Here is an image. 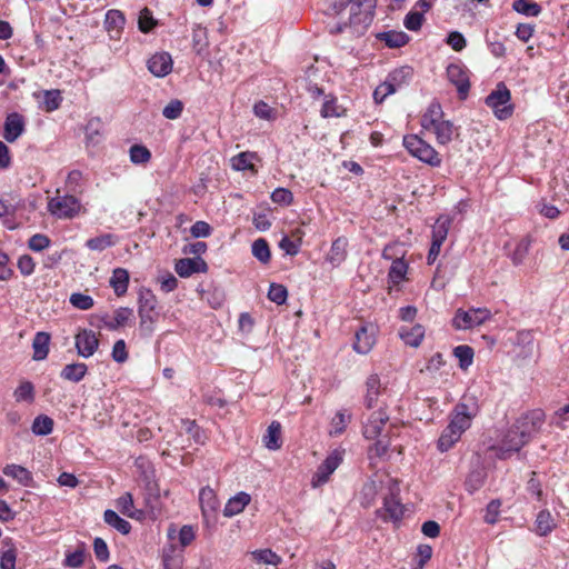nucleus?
<instances>
[{
  "mask_svg": "<svg viewBox=\"0 0 569 569\" xmlns=\"http://www.w3.org/2000/svg\"><path fill=\"white\" fill-rule=\"evenodd\" d=\"M163 569H182L183 553L174 543H169L162 551Z\"/></svg>",
  "mask_w": 569,
  "mask_h": 569,
  "instance_id": "nucleus-21",
  "label": "nucleus"
},
{
  "mask_svg": "<svg viewBox=\"0 0 569 569\" xmlns=\"http://www.w3.org/2000/svg\"><path fill=\"white\" fill-rule=\"evenodd\" d=\"M451 222L449 217L440 216L432 229V241L443 243L447 239Z\"/></svg>",
  "mask_w": 569,
  "mask_h": 569,
  "instance_id": "nucleus-40",
  "label": "nucleus"
},
{
  "mask_svg": "<svg viewBox=\"0 0 569 569\" xmlns=\"http://www.w3.org/2000/svg\"><path fill=\"white\" fill-rule=\"evenodd\" d=\"M377 329L371 325L360 327L355 335L353 350L360 355H367L376 343Z\"/></svg>",
  "mask_w": 569,
  "mask_h": 569,
  "instance_id": "nucleus-11",
  "label": "nucleus"
},
{
  "mask_svg": "<svg viewBox=\"0 0 569 569\" xmlns=\"http://www.w3.org/2000/svg\"><path fill=\"white\" fill-rule=\"evenodd\" d=\"M174 270L180 277L188 278L193 273L207 272L208 264L200 257L182 258L177 260Z\"/></svg>",
  "mask_w": 569,
  "mask_h": 569,
  "instance_id": "nucleus-15",
  "label": "nucleus"
},
{
  "mask_svg": "<svg viewBox=\"0 0 569 569\" xmlns=\"http://www.w3.org/2000/svg\"><path fill=\"white\" fill-rule=\"evenodd\" d=\"M512 8L518 13L527 17H537L541 12V7L537 2L530 0H516L512 3Z\"/></svg>",
  "mask_w": 569,
  "mask_h": 569,
  "instance_id": "nucleus-45",
  "label": "nucleus"
},
{
  "mask_svg": "<svg viewBox=\"0 0 569 569\" xmlns=\"http://www.w3.org/2000/svg\"><path fill=\"white\" fill-rule=\"evenodd\" d=\"M251 497L247 492H238L236 496L230 498L223 509V516L227 518H231L236 515H239L243 511V509L250 503Z\"/></svg>",
  "mask_w": 569,
  "mask_h": 569,
  "instance_id": "nucleus-22",
  "label": "nucleus"
},
{
  "mask_svg": "<svg viewBox=\"0 0 569 569\" xmlns=\"http://www.w3.org/2000/svg\"><path fill=\"white\" fill-rule=\"evenodd\" d=\"M87 371L88 367L83 362L69 363L63 367L60 377L67 381L79 382L86 377Z\"/></svg>",
  "mask_w": 569,
  "mask_h": 569,
  "instance_id": "nucleus-28",
  "label": "nucleus"
},
{
  "mask_svg": "<svg viewBox=\"0 0 569 569\" xmlns=\"http://www.w3.org/2000/svg\"><path fill=\"white\" fill-rule=\"evenodd\" d=\"M545 418V412L541 409H533L520 416L506 433L502 449L506 451H519L540 432Z\"/></svg>",
  "mask_w": 569,
  "mask_h": 569,
  "instance_id": "nucleus-1",
  "label": "nucleus"
},
{
  "mask_svg": "<svg viewBox=\"0 0 569 569\" xmlns=\"http://www.w3.org/2000/svg\"><path fill=\"white\" fill-rule=\"evenodd\" d=\"M257 158L254 152H240L231 158V167L237 171L250 170L257 172L253 160Z\"/></svg>",
  "mask_w": 569,
  "mask_h": 569,
  "instance_id": "nucleus-36",
  "label": "nucleus"
},
{
  "mask_svg": "<svg viewBox=\"0 0 569 569\" xmlns=\"http://www.w3.org/2000/svg\"><path fill=\"white\" fill-rule=\"evenodd\" d=\"M84 562V550L78 549L66 556L63 565L69 568H80Z\"/></svg>",
  "mask_w": 569,
  "mask_h": 569,
  "instance_id": "nucleus-63",
  "label": "nucleus"
},
{
  "mask_svg": "<svg viewBox=\"0 0 569 569\" xmlns=\"http://www.w3.org/2000/svg\"><path fill=\"white\" fill-rule=\"evenodd\" d=\"M206 39H207L206 29L202 28L200 24H196L192 28V42H193V48L197 51V53H200L202 51L203 47L207 44Z\"/></svg>",
  "mask_w": 569,
  "mask_h": 569,
  "instance_id": "nucleus-58",
  "label": "nucleus"
},
{
  "mask_svg": "<svg viewBox=\"0 0 569 569\" xmlns=\"http://www.w3.org/2000/svg\"><path fill=\"white\" fill-rule=\"evenodd\" d=\"M389 48H401L409 41V36L403 31H386L378 36Z\"/></svg>",
  "mask_w": 569,
  "mask_h": 569,
  "instance_id": "nucleus-37",
  "label": "nucleus"
},
{
  "mask_svg": "<svg viewBox=\"0 0 569 569\" xmlns=\"http://www.w3.org/2000/svg\"><path fill=\"white\" fill-rule=\"evenodd\" d=\"M157 302L156 296L150 290L141 291L139 295V317H146V312L152 313L157 307Z\"/></svg>",
  "mask_w": 569,
  "mask_h": 569,
  "instance_id": "nucleus-43",
  "label": "nucleus"
},
{
  "mask_svg": "<svg viewBox=\"0 0 569 569\" xmlns=\"http://www.w3.org/2000/svg\"><path fill=\"white\" fill-rule=\"evenodd\" d=\"M117 508L121 513L130 518H134L133 498L130 492L123 493L117 499Z\"/></svg>",
  "mask_w": 569,
  "mask_h": 569,
  "instance_id": "nucleus-52",
  "label": "nucleus"
},
{
  "mask_svg": "<svg viewBox=\"0 0 569 569\" xmlns=\"http://www.w3.org/2000/svg\"><path fill=\"white\" fill-rule=\"evenodd\" d=\"M104 522L119 531L122 535H128L131 531V525L126 519L121 518L116 511L108 509L103 513Z\"/></svg>",
  "mask_w": 569,
  "mask_h": 569,
  "instance_id": "nucleus-35",
  "label": "nucleus"
},
{
  "mask_svg": "<svg viewBox=\"0 0 569 569\" xmlns=\"http://www.w3.org/2000/svg\"><path fill=\"white\" fill-rule=\"evenodd\" d=\"M156 24L157 21L153 19L152 12L148 8L142 9L138 19L139 30L143 33H148Z\"/></svg>",
  "mask_w": 569,
  "mask_h": 569,
  "instance_id": "nucleus-53",
  "label": "nucleus"
},
{
  "mask_svg": "<svg viewBox=\"0 0 569 569\" xmlns=\"http://www.w3.org/2000/svg\"><path fill=\"white\" fill-rule=\"evenodd\" d=\"M431 131L436 134L438 143L447 144L452 139L453 124L448 120H440L431 127Z\"/></svg>",
  "mask_w": 569,
  "mask_h": 569,
  "instance_id": "nucleus-38",
  "label": "nucleus"
},
{
  "mask_svg": "<svg viewBox=\"0 0 569 569\" xmlns=\"http://www.w3.org/2000/svg\"><path fill=\"white\" fill-rule=\"evenodd\" d=\"M490 317L491 312L487 308H471L467 311L458 309L452 326L457 330H467L485 323Z\"/></svg>",
  "mask_w": 569,
  "mask_h": 569,
  "instance_id": "nucleus-6",
  "label": "nucleus"
},
{
  "mask_svg": "<svg viewBox=\"0 0 569 569\" xmlns=\"http://www.w3.org/2000/svg\"><path fill=\"white\" fill-rule=\"evenodd\" d=\"M199 503L204 522L216 521V513L220 507V501L212 488L203 487L199 492Z\"/></svg>",
  "mask_w": 569,
  "mask_h": 569,
  "instance_id": "nucleus-9",
  "label": "nucleus"
},
{
  "mask_svg": "<svg viewBox=\"0 0 569 569\" xmlns=\"http://www.w3.org/2000/svg\"><path fill=\"white\" fill-rule=\"evenodd\" d=\"M388 421L389 416L382 409L371 412L362 426L363 437L366 439H377L381 436V432Z\"/></svg>",
  "mask_w": 569,
  "mask_h": 569,
  "instance_id": "nucleus-10",
  "label": "nucleus"
},
{
  "mask_svg": "<svg viewBox=\"0 0 569 569\" xmlns=\"http://www.w3.org/2000/svg\"><path fill=\"white\" fill-rule=\"evenodd\" d=\"M350 420L351 416L349 413L346 411H338L332 419L333 430L331 431V435H341L346 430Z\"/></svg>",
  "mask_w": 569,
  "mask_h": 569,
  "instance_id": "nucleus-55",
  "label": "nucleus"
},
{
  "mask_svg": "<svg viewBox=\"0 0 569 569\" xmlns=\"http://www.w3.org/2000/svg\"><path fill=\"white\" fill-rule=\"evenodd\" d=\"M462 433L455 429L451 425H448L441 432L437 447L441 452H446L457 443Z\"/></svg>",
  "mask_w": 569,
  "mask_h": 569,
  "instance_id": "nucleus-31",
  "label": "nucleus"
},
{
  "mask_svg": "<svg viewBox=\"0 0 569 569\" xmlns=\"http://www.w3.org/2000/svg\"><path fill=\"white\" fill-rule=\"evenodd\" d=\"M50 335L43 331L37 332L33 341V359L43 360L49 353Z\"/></svg>",
  "mask_w": 569,
  "mask_h": 569,
  "instance_id": "nucleus-32",
  "label": "nucleus"
},
{
  "mask_svg": "<svg viewBox=\"0 0 569 569\" xmlns=\"http://www.w3.org/2000/svg\"><path fill=\"white\" fill-rule=\"evenodd\" d=\"M399 336L406 345L418 347L425 337V328L421 325H416L411 328L402 327Z\"/></svg>",
  "mask_w": 569,
  "mask_h": 569,
  "instance_id": "nucleus-29",
  "label": "nucleus"
},
{
  "mask_svg": "<svg viewBox=\"0 0 569 569\" xmlns=\"http://www.w3.org/2000/svg\"><path fill=\"white\" fill-rule=\"evenodd\" d=\"M348 239L339 237L331 243V248L327 253L326 260L332 267H339L347 259Z\"/></svg>",
  "mask_w": 569,
  "mask_h": 569,
  "instance_id": "nucleus-20",
  "label": "nucleus"
},
{
  "mask_svg": "<svg viewBox=\"0 0 569 569\" xmlns=\"http://www.w3.org/2000/svg\"><path fill=\"white\" fill-rule=\"evenodd\" d=\"M403 146L410 154L432 167L441 164L439 153L426 141L416 134H408L403 138Z\"/></svg>",
  "mask_w": 569,
  "mask_h": 569,
  "instance_id": "nucleus-3",
  "label": "nucleus"
},
{
  "mask_svg": "<svg viewBox=\"0 0 569 569\" xmlns=\"http://www.w3.org/2000/svg\"><path fill=\"white\" fill-rule=\"evenodd\" d=\"M99 347V339L92 330L83 329L76 335L78 355L83 358L91 357Z\"/></svg>",
  "mask_w": 569,
  "mask_h": 569,
  "instance_id": "nucleus-14",
  "label": "nucleus"
},
{
  "mask_svg": "<svg viewBox=\"0 0 569 569\" xmlns=\"http://www.w3.org/2000/svg\"><path fill=\"white\" fill-rule=\"evenodd\" d=\"M81 208V202L74 194H57L48 201V211L58 219H72L80 213Z\"/></svg>",
  "mask_w": 569,
  "mask_h": 569,
  "instance_id": "nucleus-4",
  "label": "nucleus"
},
{
  "mask_svg": "<svg viewBox=\"0 0 569 569\" xmlns=\"http://www.w3.org/2000/svg\"><path fill=\"white\" fill-rule=\"evenodd\" d=\"M3 473L6 476L12 477L20 485L24 487H31L33 482L32 473L22 466L18 465H8L3 469Z\"/></svg>",
  "mask_w": 569,
  "mask_h": 569,
  "instance_id": "nucleus-30",
  "label": "nucleus"
},
{
  "mask_svg": "<svg viewBox=\"0 0 569 569\" xmlns=\"http://www.w3.org/2000/svg\"><path fill=\"white\" fill-rule=\"evenodd\" d=\"M24 131L23 117L17 112L10 113L4 121L3 138L8 142H14Z\"/></svg>",
  "mask_w": 569,
  "mask_h": 569,
  "instance_id": "nucleus-17",
  "label": "nucleus"
},
{
  "mask_svg": "<svg viewBox=\"0 0 569 569\" xmlns=\"http://www.w3.org/2000/svg\"><path fill=\"white\" fill-rule=\"evenodd\" d=\"M288 297L287 288L279 283H271L268 291V298L277 305L286 302Z\"/></svg>",
  "mask_w": 569,
  "mask_h": 569,
  "instance_id": "nucleus-54",
  "label": "nucleus"
},
{
  "mask_svg": "<svg viewBox=\"0 0 569 569\" xmlns=\"http://www.w3.org/2000/svg\"><path fill=\"white\" fill-rule=\"evenodd\" d=\"M50 244V239L41 233L33 234L28 242L29 248L32 251H42Z\"/></svg>",
  "mask_w": 569,
  "mask_h": 569,
  "instance_id": "nucleus-64",
  "label": "nucleus"
},
{
  "mask_svg": "<svg viewBox=\"0 0 569 569\" xmlns=\"http://www.w3.org/2000/svg\"><path fill=\"white\" fill-rule=\"evenodd\" d=\"M133 317V310L128 307H120L114 311V316L110 317L108 313L98 317V328L104 327L108 330L114 331L120 327L127 325V322Z\"/></svg>",
  "mask_w": 569,
  "mask_h": 569,
  "instance_id": "nucleus-13",
  "label": "nucleus"
},
{
  "mask_svg": "<svg viewBox=\"0 0 569 569\" xmlns=\"http://www.w3.org/2000/svg\"><path fill=\"white\" fill-rule=\"evenodd\" d=\"M271 200L274 203H279V204H283V206H289L293 201V194H292V192L290 190H288L286 188H277L271 193Z\"/></svg>",
  "mask_w": 569,
  "mask_h": 569,
  "instance_id": "nucleus-59",
  "label": "nucleus"
},
{
  "mask_svg": "<svg viewBox=\"0 0 569 569\" xmlns=\"http://www.w3.org/2000/svg\"><path fill=\"white\" fill-rule=\"evenodd\" d=\"M130 276L127 269L116 268L109 280L110 287L113 289L117 297H122L127 293L129 287Z\"/></svg>",
  "mask_w": 569,
  "mask_h": 569,
  "instance_id": "nucleus-23",
  "label": "nucleus"
},
{
  "mask_svg": "<svg viewBox=\"0 0 569 569\" xmlns=\"http://www.w3.org/2000/svg\"><path fill=\"white\" fill-rule=\"evenodd\" d=\"M252 254L262 263L270 261V248L266 239L259 238L252 243Z\"/></svg>",
  "mask_w": 569,
  "mask_h": 569,
  "instance_id": "nucleus-47",
  "label": "nucleus"
},
{
  "mask_svg": "<svg viewBox=\"0 0 569 569\" xmlns=\"http://www.w3.org/2000/svg\"><path fill=\"white\" fill-rule=\"evenodd\" d=\"M417 566L413 569H422L432 557V548L429 545H419L417 548Z\"/></svg>",
  "mask_w": 569,
  "mask_h": 569,
  "instance_id": "nucleus-62",
  "label": "nucleus"
},
{
  "mask_svg": "<svg viewBox=\"0 0 569 569\" xmlns=\"http://www.w3.org/2000/svg\"><path fill=\"white\" fill-rule=\"evenodd\" d=\"M453 409L461 413H466V416L473 419L480 410L478 397L473 393L467 392Z\"/></svg>",
  "mask_w": 569,
  "mask_h": 569,
  "instance_id": "nucleus-26",
  "label": "nucleus"
},
{
  "mask_svg": "<svg viewBox=\"0 0 569 569\" xmlns=\"http://www.w3.org/2000/svg\"><path fill=\"white\" fill-rule=\"evenodd\" d=\"M70 303L77 309L89 310L93 307L94 302L92 297L77 292L70 296Z\"/></svg>",
  "mask_w": 569,
  "mask_h": 569,
  "instance_id": "nucleus-56",
  "label": "nucleus"
},
{
  "mask_svg": "<svg viewBox=\"0 0 569 569\" xmlns=\"http://www.w3.org/2000/svg\"><path fill=\"white\" fill-rule=\"evenodd\" d=\"M183 110V103L178 100H171L162 110V114L164 118L169 120L178 119Z\"/></svg>",
  "mask_w": 569,
  "mask_h": 569,
  "instance_id": "nucleus-57",
  "label": "nucleus"
},
{
  "mask_svg": "<svg viewBox=\"0 0 569 569\" xmlns=\"http://www.w3.org/2000/svg\"><path fill=\"white\" fill-rule=\"evenodd\" d=\"M413 77V69L409 66H402L392 70L387 79L380 83L373 91V100L381 103L383 100L395 93L398 89L408 84Z\"/></svg>",
  "mask_w": 569,
  "mask_h": 569,
  "instance_id": "nucleus-2",
  "label": "nucleus"
},
{
  "mask_svg": "<svg viewBox=\"0 0 569 569\" xmlns=\"http://www.w3.org/2000/svg\"><path fill=\"white\" fill-rule=\"evenodd\" d=\"M13 397L17 402H28L32 403L34 401L36 392L34 386L31 381H22L13 391Z\"/></svg>",
  "mask_w": 569,
  "mask_h": 569,
  "instance_id": "nucleus-41",
  "label": "nucleus"
},
{
  "mask_svg": "<svg viewBox=\"0 0 569 569\" xmlns=\"http://www.w3.org/2000/svg\"><path fill=\"white\" fill-rule=\"evenodd\" d=\"M511 93L503 82L497 84L496 89L487 96L486 104L492 109L495 116L500 120L511 117L513 107L510 103Z\"/></svg>",
  "mask_w": 569,
  "mask_h": 569,
  "instance_id": "nucleus-5",
  "label": "nucleus"
},
{
  "mask_svg": "<svg viewBox=\"0 0 569 569\" xmlns=\"http://www.w3.org/2000/svg\"><path fill=\"white\" fill-rule=\"evenodd\" d=\"M448 80L457 87L460 99H466L470 89V81L467 70L457 63H451L447 67Z\"/></svg>",
  "mask_w": 569,
  "mask_h": 569,
  "instance_id": "nucleus-12",
  "label": "nucleus"
},
{
  "mask_svg": "<svg viewBox=\"0 0 569 569\" xmlns=\"http://www.w3.org/2000/svg\"><path fill=\"white\" fill-rule=\"evenodd\" d=\"M81 179H82V173L80 171L73 170V171L69 172L66 183H67L68 190L72 194L82 192V189L80 186Z\"/></svg>",
  "mask_w": 569,
  "mask_h": 569,
  "instance_id": "nucleus-61",
  "label": "nucleus"
},
{
  "mask_svg": "<svg viewBox=\"0 0 569 569\" xmlns=\"http://www.w3.org/2000/svg\"><path fill=\"white\" fill-rule=\"evenodd\" d=\"M262 441L264 447L269 450H278L281 448V423L279 421L274 420L269 425L267 432L263 435Z\"/></svg>",
  "mask_w": 569,
  "mask_h": 569,
  "instance_id": "nucleus-27",
  "label": "nucleus"
},
{
  "mask_svg": "<svg viewBox=\"0 0 569 569\" xmlns=\"http://www.w3.org/2000/svg\"><path fill=\"white\" fill-rule=\"evenodd\" d=\"M0 569H16L17 549L12 539L4 538L1 541Z\"/></svg>",
  "mask_w": 569,
  "mask_h": 569,
  "instance_id": "nucleus-24",
  "label": "nucleus"
},
{
  "mask_svg": "<svg viewBox=\"0 0 569 569\" xmlns=\"http://www.w3.org/2000/svg\"><path fill=\"white\" fill-rule=\"evenodd\" d=\"M148 69L156 77H166L172 70V59L168 52H159L148 60Z\"/></svg>",
  "mask_w": 569,
  "mask_h": 569,
  "instance_id": "nucleus-16",
  "label": "nucleus"
},
{
  "mask_svg": "<svg viewBox=\"0 0 569 569\" xmlns=\"http://www.w3.org/2000/svg\"><path fill=\"white\" fill-rule=\"evenodd\" d=\"M252 558L257 562L277 566L281 562V558L270 549L256 550L252 552Z\"/></svg>",
  "mask_w": 569,
  "mask_h": 569,
  "instance_id": "nucleus-51",
  "label": "nucleus"
},
{
  "mask_svg": "<svg viewBox=\"0 0 569 569\" xmlns=\"http://www.w3.org/2000/svg\"><path fill=\"white\" fill-rule=\"evenodd\" d=\"M472 418L461 413L456 409L452 410L451 419L449 425L457 429L460 433H463L471 426Z\"/></svg>",
  "mask_w": 569,
  "mask_h": 569,
  "instance_id": "nucleus-50",
  "label": "nucleus"
},
{
  "mask_svg": "<svg viewBox=\"0 0 569 569\" xmlns=\"http://www.w3.org/2000/svg\"><path fill=\"white\" fill-rule=\"evenodd\" d=\"M130 160L134 164H144L150 161L151 152L142 144H133L129 150Z\"/></svg>",
  "mask_w": 569,
  "mask_h": 569,
  "instance_id": "nucleus-46",
  "label": "nucleus"
},
{
  "mask_svg": "<svg viewBox=\"0 0 569 569\" xmlns=\"http://www.w3.org/2000/svg\"><path fill=\"white\" fill-rule=\"evenodd\" d=\"M537 535L545 537L556 528V521L547 509L541 510L535 521Z\"/></svg>",
  "mask_w": 569,
  "mask_h": 569,
  "instance_id": "nucleus-33",
  "label": "nucleus"
},
{
  "mask_svg": "<svg viewBox=\"0 0 569 569\" xmlns=\"http://www.w3.org/2000/svg\"><path fill=\"white\" fill-rule=\"evenodd\" d=\"M408 264L403 259H395L388 272L389 282L397 286L406 278Z\"/></svg>",
  "mask_w": 569,
  "mask_h": 569,
  "instance_id": "nucleus-39",
  "label": "nucleus"
},
{
  "mask_svg": "<svg viewBox=\"0 0 569 569\" xmlns=\"http://www.w3.org/2000/svg\"><path fill=\"white\" fill-rule=\"evenodd\" d=\"M375 17V10H367L362 7L351 6V13L349 18V36L358 38L365 34Z\"/></svg>",
  "mask_w": 569,
  "mask_h": 569,
  "instance_id": "nucleus-7",
  "label": "nucleus"
},
{
  "mask_svg": "<svg viewBox=\"0 0 569 569\" xmlns=\"http://www.w3.org/2000/svg\"><path fill=\"white\" fill-rule=\"evenodd\" d=\"M442 116L443 111L441 104L437 101L431 102L421 118L422 128L431 130L432 126H436L437 122L442 120Z\"/></svg>",
  "mask_w": 569,
  "mask_h": 569,
  "instance_id": "nucleus-34",
  "label": "nucleus"
},
{
  "mask_svg": "<svg viewBox=\"0 0 569 569\" xmlns=\"http://www.w3.org/2000/svg\"><path fill=\"white\" fill-rule=\"evenodd\" d=\"M382 392L381 381L378 375L373 373L367 378L365 405L368 409L378 406L379 396Z\"/></svg>",
  "mask_w": 569,
  "mask_h": 569,
  "instance_id": "nucleus-19",
  "label": "nucleus"
},
{
  "mask_svg": "<svg viewBox=\"0 0 569 569\" xmlns=\"http://www.w3.org/2000/svg\"><path fill=\"white\" fill-rule=\"evenodd\" d=\"M530 240L528 238H522L517 242L515 250L510 254L511 261L515 266H519L523 262L525 258L528 254L530 248Z\"/></svg>",
  "mask_w": 569,
  "mask_h": 569,
  "instance_id": "nucleus-48",
  "label": "nucleus"
},
{
  "mask_svg": "<svg viewBox=\"0 0 569 569\" xmlns=\"http://www.w3.org/2000/svg\"><path fill=\"white\" fill-rule=\"evenodd\" d=\"M453 355L459 359V366L462 369H467L472 363L473 349L467 345L457 346Z\"/></svg>",
  "mask_w": 569,
  "mask_h": 569,
  "instance_id": "nucleus-49",
  "label": "nucleus"
},
{
  "mask_svg": "<svg viewBox=\"0 0 569 569\" xmlns=\"http://www.w3.org/2000/svg\"><path fill=\"white\" fill-rule=\"evenodd\" d=\"M385 518H389L393 521H398L403 516V506L399 497L391 492L383 501Z\"/></svg>",
  "mask_w": 569,
  "mask_h": 569,
  "instance_id": "nucleus-25",
  "label": "nucleus"
},
{
  "mask_svg": "<svg viewBox=\"0 0 569 569\" xmlns=\"http://www.w3.org/2000/svg\"><path fill=\"white\" fill-rule=\"evenodd\" d=\"M423 22L422 12L411 11L405 18V27L410 31H418Z\"/></svg>",
  "mask_w": 569,
  "mask_h": 569,
  "instance_id": "nucleus-60",
  "label": "nucleus"
},
{
  "mask_svg": "<svg viewBox=\"0 0 569 569\" xmlns=\"http://www.w3.org/2000/svg\"><path fill=\"white\" fill-rule=\"evenodd\" d=\"M341 461L342 452L339 450H333L315 472L311 480L312 487L317 488L325 485L329 480L333 471L339 467Z\"/></svg>",
  "mask_w": 569,
  "mask_h": 569,
  "instance_id": "nucleus-8",
  "label": "nucleus"
},
{
  "mask_svg": "<svg viewBox=\"0 0 569 569\" xmlns=\"http://www.w3.org/2000/svg\"><path fill=\"white\" fill-rule=\"evenodd\" d=\"M126 23L124 14L116 9L106 13L104 27L111 39H119Z\"/></svg>",
  "mask_w": 569,
  "mask_h": 569,
  "instance_id": "nucleus-18",
  "label": "nucleus"
},
{
  "mask_svg": "<svg viewBox=\"0 0 569 569\" xmlns=\"http://www.w3.org/2000/svg\"><path fill=\"white\" fill-rule=\"evenodd\" d=\"M53 420L46 415H39L32 422L31 430L37 436H48L53 430Z\"/></svg>",
  "mask_w": 569,
  "mask_h": 569,
  "instance_id": "nucleus-42",
  "label": "nucleus"
},
{
  "mask_svg": "<svg viewBox=\"0 0 569 569\" xmlns=\"http://www.w3.org/2000/svg\"><path fill=\"white\" fill-rule=\"evenodd\" d=\"M116 243L114 236L111 233L101 234L87 240L86 246L90 250L103 251L107 248L112 247Z\"/></svg>",
  "mask_w": 569,
  "mask_h": 569,
  "instance_id": "nucleus-44",
  "label": "nucleus"
}]
</instances>
